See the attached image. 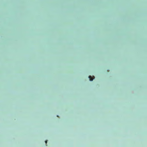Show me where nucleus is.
Masks as SVG:
<instances>
[{
  "mask_svg": "<svg viewBox=\"0 0 147 147\" xmlns=\"http://www.w3.org/2000/svg\"><path fill=\"white\" fill-rule=\"evenodd\" d=\"M93 77H94V78H93L92 77V76H89L88 78L90 79V81H92L93 80V79L95 78V77L94 76H93Z\"/></svg>",
  "mask_w": 147,
  "mask_h": 147,
  "instance_id": "nucleus-1",
  "label": "nucleus"
},
{
  "mask_svg": "<svg viewBox=\"0 0 147 147\" xmlns=\"http://www.w3.org/2000/svg\"><path fill=\"white\" fill-rule=\"evenodd\" d=\"M47 140H46V141H45V143H46V144H47Z\"/></svg>",
  "mask_w": 147,
  "mask_h": 147,
  "instance_id": "nucleus-2",
  "label": "nucleus"
},
{
  "mask_svg": "<svg viewBox=\"0 0 147 147\" xmlns=\"http://www.w3.org/2000/svg\"><path fill=\"white\" fill-rule=\"evenodd\" d=\"M57 117H58V115H57Z\"/></svg>",
  "mask_w": 147,
  "mask_h": 147,
  "instance_id": "nucleus-3",
  "label": "nucleus"
}]
</instances>
